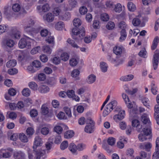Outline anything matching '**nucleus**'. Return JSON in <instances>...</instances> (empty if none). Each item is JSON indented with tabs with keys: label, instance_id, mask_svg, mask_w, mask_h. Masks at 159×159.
<instances>
[{
	"label": "nucleus",
	"instance_id": "nucleus-35",
	"mask_svg": "<svg viewBox=\"0 0 159 159\" xmlns=\"http://www.w3.org/2000/svg\"><path fill=\"white\" fill-rule=\"evenodd\" d=\"M143 132L144 134L146 136H148L152 133V129L150 126L148 128H143Z\"/></svg>",
	"mask_w": 159,
	"mask_h": 159
},
{
	"label": "nucleus",
	"instance_id": "nucleus-51",
	"mask_svg": "<svg viewBox=\"0 0 159 159\" xmlns=\"http://www.w3.org/2000/svg\"><path fill=\"white\" fill-rule=\"evenodd\" d=\"M140 156L143 158H147V159H150V155L149 154L148 155L147 153L144 151L140 152Z\"/></svg>",
	"mask_w": 159,
	"mask_h": 159
},
{
	"label": "nucleus",
	"instance_id": "nucleus-26",
	"mask_svg": "<svg viewBox=\"0 0 159 159\" xmlns=\"http://www.w3.org/2000/svg\"><path fill=\"white\" fill-rule=\"evenodd\" d=\"M143 105L148 109H150L149 101L148 99L145 97H143L141 99Z\"/></svg>",
	"mask_w": 159,
	"mask_h": 159
},
{
	"label": "nucleus",
	"instance_id": "nucleus-27",
	"mask_svg": "<svg viewBox=\"0 0 159 159\" xmlns=\"http://www.w3.org/2000/svg\"><path fill=\"white\" fill-rule=\"evenodd\" d=\"M65 25L63 22L62 21L58 22L55 25L56 29L57 30H61L64 28Z\"/></svg>",
	"mask_w": 159,
	"mask_h": 159
},
{
	"label": "nucleus",
	"instance_id": "nucleus-18",
	"mask_svg": "<svg viewBox=\"0 0 159 159\" xmlns=\"http://www.w3.org/2000/svg\"><path fill=\"white\" fill-rule=\"evenodd\" d=\"M141 120L143 124H148L149 125L150 121L147 115L146 114H144L141 117Z\"/></svg>",
	"mask_w": 159,
	"mask_h": 159
},
{
	"label": "nucleus",
	"instance_id": "nucleus-21",
	"mask_svg": "<svg viewBox=\"0 0 159 159\" xmlns=\"http://www.w3.org/2000/svg\"><path fill=\"white\" fill-rule=\"evenodd\" d=\"M74 132L72 130H69L66 131L64 134V137L66 139H70L74 135Z\"/></svg>",
	"mask_w": 159,
	"mask_h": 159
},
{
	"label": "nucleus",
	"instance_id": "nucleus-5",
	"mask_svg": "<svg viewBox=\"0 0 159 159\" xmlns=\"http://www.w3.org/2000/svg\"><path fill=\"white\" fill-rule=\"evenodd\" d=\"M159 61V50H157L154 52L152 61V64L154 70H156L158 67Z\"/></svg>",
	"mask_w": 159,
	"mask_h": 159
},
{
	"label": "nucleus",
	"instance_id": "nucleus-43",
	"mask_svg": "<svg viewBox=\"0 0 159 159\" xmlns=\"http://www.w3.org/2000/svg\"><path fill=\"white\" fill-rule=\"evenodd\" d=\"M61 60L64 61H66L69 58V56L67 53H63L60 56Z\"/></svg>",
	"mask_w": 159,
	"mask_h": 159
},
{
	"label": "nucleus",
	"instance_id": "nucleus-44",
	"mask_svg": "<svg viewBox=\"0 0 159 159\" xmlns=\"http://www.w3.org/2000/svg\"><path fill=\"white\" fill-rule=\"evenodd\" d=\"M41 112L43 115H46L49 112L48 108L45 105H43L41 107Z\"/></svg>",
	"mask_w": 159,
	"mask_h": 159
},
{
	"label": "nucleus",
	"instance_id": "nucleus-60",
	"mask_svg": "<svg viewBox=\"0 0 159 159\" xmlns=\"http://www.w3.org/2000/svg\"><path fill=\"white\" fill-rule=\"evenodd\" d=\"M102 148L108 153H111L112 152V150L110 148L109 146L107 144H103Z\"/></svg>",
	"mask_w": 159,
	"mask_h": 159
},
{
	"label": "nucleus",
	"instance_id": "nucleus-3",
	"mask_svg": "<svg viewBox=\"0 0 159 159\" xmlns=\"http://www.w3.org/2000/svg\"><path fill=\"white\" fill-rule=\"evenodd\" d=\"M31 153L29 152V159H40L41 156H43L45 154L46 152L44 150L42 149H38Z\"/></svg>",
	"mask_w": 159,
	"mask_h": 159
},
{
	"label": "nucleus",
	"instance_id": "nucleus-56",
	"mask_svg": "<svg viewBox=\"0 0 159 159\" xmlns=\"http://www.w3.org/2000/svg\"><path fill=\"white\" fill-rule=\"evenodd\" d=\"M69 63L72 66H75L78 63V61L75 58H72L70 60Z\"/></svg>",
	"mask_w": 159,
	"mask_h": 159
},
{
	"label": "nucleus",
	"instance_id": "nucleus-22",
	"mask_svg": "<svg viewBox=\"0 0 159 159\" xmlns=\"http://www.w3.org/2000/svg\"><path fill=\"white\" fill-rule=\"evenodd\" d=\"M101 70L103 72H105L107 71L108 66L105 62H101L100 65Z\"/></svg>",
	"mask_w": 159,
	"mask_h": 159
},
{
	"label": "nucleus",
	"instance_id": "nucleus-33",
	"mask_svg": "<svg viewBox=\"0 0 159 159\" xmlns=\"http://www.w3.org/2000/svg\"><path fill=\"white\" fill-rule=\"evenodd\" d=\"M43 50L44 52L50 54L52 52V49L48 45H45L43 47Z\"/></svg>",
	"mask_w": 159,
	"mask_h": 159
},
{
	"label": "nucleus",
	"instance_id": "nucleus-29",
	"mask_svg": "<svg viewBox=\"0 0 159 159\" xmlns=\"http://www.w3.org/2000/svg\"><path fill=\"white\" fill-rule=\"evenodd\" d=\"M32 65L33 67L36 70H38L41 67L40 62L38 60L34 61L32 63Z\"/></svg>",
	"mask_w": 159,
	"mask_h": 159
},
{
	"label": "nucleus",
	"instance_id": "nucleus-46",
	"mask_svg": "<svg viewBox=\"0 0 159 159\" xmlns=\"http://www.w3.org/2000/svg\"><path fill=\"white\" fill-rule=\"evenodd\" d=\"M86 148V145L84 143H81L77 146V150L79 151H82Z\"/></svg>",
	"mask_w": 159,
	"mask_h": 159
},
{
	"label": "nucleus",
	"instance_id": "nucleus-57",
	"mask_svg": "<svg viewBox=\"0 0 159 159\" xmlns=\"http://www.w3.org/2000/svg\"><path fill=\"white\" fill-rule=\"evenodd\" d=\"M68 146V142L66 141L63 142L60 145V148L61 150H64Z\"/></svg>",
	"mask_w": 159,
	"mask_h": 159
},
{
	"label": "nucleus",
	"instance_id": "nucleus-41",
	"mask_svg": "<svg viewBox=\"0 0 159 159\" xmlns=\"http://www.w3.org/2000/svg\"><path fill=\"white\" fill-rule=\"evenodd\" d=\"M73 24L75 27L77 28L81 25V21L78 18H75L73 21Z\"/></svg>",
	"mask_w": 159,
	"mask_h": 159
},
{
	"label": "nucleus",
	"instance_id": "nucleus-62",
	"mask_svg": "<svg viewBox=\"0 0 159 159\" xmlns=\"http://www.w3.org/2000/svg\"><path fill=\"white\" fill-rule=\"evenodd\" d=\"M61 11V10L59 7H56L54 8L53 11V14L56 16L59 15Z\"/></svg>",
	"mask_w": 159,
	"mask_h": 159
},
{
	"label": "nucleus",
	"instance_id": "nucleus-64",
	"mask_svg": "<svg viewBox=\"0 0 159 159\" xmlns=\"http://www.w3.org/2000/svg\"><path fill=\"white\" fill-rule=\"evenodd\" d=\"M126 23L124 21L120 22L118 25V27L122 29H125L126 28Z\"/></svg>",
	"mask_w": 159,
	"mask_h": 159
},
{
	"label": "nucleus",
	"instance_id": "nucleus-48",
	"mask_svg": "<svg viewBox=\"0 0 159 159\" xmlns=\"http://www.w3.org/2000/svg\"><path fill=\"white\" fill-rule=\"evenodd\" d=\"M115 139L112 137H109L107 139L108 144L111 146L114 145L115 143Z\"/></svg>",
	"mask_w": 159,
	"mask_h": 159
},
{
	"label": "nucleus",
	"instance_id": "nucleus-24",
	"mask_svg": "<svg viewBox=\"0 0 159 159\" xmlns=\"http://www.w3.org/2000/svg\"><path fill=\"white\" fill-rule=\"evenodd\" d=\"M94 126L92 124L90 125H86L84 128V131L85 132L91 133L94 131Z\"/></svg>",
	"mask_w": 159,
	"mask_h": 159
},
{
	"label": "nucleus",
	"instance_id": "nucleus-50",
	"mask_svg": "<svg viewBox=\"0 0 159 159\" xmlns=\"http://www.w3.org/2000/svg\"><path fill=\"white\" fill-rule=\"evenodd\" d=\"M88 10L87 8L84 6H82L79 9V11L80 14L82 15H84L87 13Z\"/></svg>",
	"mask_w": 159,
	"mask_h": 159
},
{
	"label": "nucleus",
	"instance_id": "nucleus-25",
	"mask_svg": "<svg viewBox=\"0 0 159 159\" xmlns=\"http://www.w3.org/2000/svg\"><path fill=\"white\" fill-rule=\"evenodd\" d=\"M151 90L152 93L154 95L157 94V86L155 85L154 81H152L151 85Z\"/></svg>",
	"mask_w": 159,
	"mask_h": 159
},
{
	"label": "nucleus",
	"instance_id": "nucleus-4",
	"mask_svg": "<svg viewBox=\"0 0 159 159\" xmlns=\"http://www.w3.org/2000/svg\"><path fill=\"white\" fill-rule=\"evenodd\" d=\"M27 38V39L24 38L21 39L18 43L19 47L20 48H23L25 47L27 48H31V44L29 40H32L28 37L26 36Z\"/></svg>",
	"mask_w": 159,
	"mask_h": 159
},
{
	"label": "nucleus",
	"instance_id": "nucleus-9",
	"mask_svg": "<svg viewBox=\"0 0 159 159\" xmlns=\"http://www.w3.org/2000/svg\"><path fill=\"white\" fill-rule=\"evenodd\" d=\"M51 142H54L56 144H59L61 143V139L60 136L59 134L56 135H53L49 139Z\"/></svg>",
	"mask_w": 159,
	"mask_h": 159
},
{
	"label": "nucleus",
	"instance_id": "nucleus-52",
	"mask_svg": "<svg viewBox=\"0 0 159 159\" xmlns=\"http://www.w3.org/2000/svg\"><path fill=\"white\" fill-rule=\"evenodd\" d=\"M67 42L68 43L70 44L74 48H79V46H78L77 44L73 40L71 39H68L67 40Z\"/></svg>",
	"mask_w": 159,
	"mask_h": 159
},
{
	"label": "nucleus",
	"instance_id": "nucleus-63",
	"mask_svg": "<svg viewBox=\"0 0 159 159\" xmlns=\"http://www.w3.org/2000/svg\"><path fill=\"white\" fill-rule=\"evenodd\" d=\"M146 135L142 134H140L138 136V138L139 140L141 141H143L147 139Z\"/></svg>",
	"mask_w": 159,
	"mask_h": 159
},
{
	"label": "nucleus",
	"instance_id": "nucleus-58",
	"mask_svg": "<svg viewBox=\"0 0 159 159\" xmlns=\"http://www.w3.org/2000/svg\"><path fill=\"white\" fill-rule=\"evenodd\" d=\"M41 49V48L40 46H37L36 48H35L33 49L31 51V53L32 54H34L37 53Z\"/></svg>",
	"mask_w": 159,
	"mask_h": 159
},
{
	"label": "nucleus",
	"instance_id": "nucleus-47",
	"mask_svg": "<svg viewBox=\"0 0 159 159\" xmlns=\"http://www.w3.org/2000/svg\"><path fill=\"white\" fill-rule=\"evenodd\" d=\"M54 130L58 134H59L62 132L63 129L61 126L56 125L54 127Z\"/></svg>",
	"mask_w": 159,
	"mask_h": 159
},
{
	"label": "nucleus",
	"instance_id": "nucleus-45",
	"mask_svg": "<svg viewBox=\"0 0 159 159\" xmlns=\"http://www.w3.org/2000/svg\"><path fill=\"white\" fill-rule=\"evenodd\" d=\"M122 10L121 5L119 3L115 5L114 9V11L116 12L120 13Z\"/></svg>",
	"mask_w": 159,
	"mask_h": 159
},
{
	"label": "nucleus",
	"instance_id": "nucleus-15",
	"mask_svg": "<svg viewBox=\"0 0 159 159\" xmlns=\"http://www.w3.org/2000/svg\"><path fill=\"white\" fill-rule=\"evenodd\" d=\"M159 42V38L158 36H156L153 39L151 47L152 50H155L157 47Z\"/></svg>",
	"mask_w": 159,
	"mask_h": 159
},
{
	"label": "nucleus",
	"instance_id": "nucleus-10",
	"mask_svg": "<svg viewBox=\"0 0 159 159\" xmlns=\"http://www.w3.org/2000/svg\"><path fill=\"white\" fill-rule=\"evenodd\" d=\"M125 115V111L124 110L120 111L118 114L115 115L114 116V119L117 121L118 120H121L123 119Z\"/></svg>",
	"mask_w": 159,
	"mask_h": 159
},
{
	"label": "nucleus",
	"instance_id": "nucleus-7",
	"mask_svg": "<svg viewBox=\"0 0 159 159\" xmlns=\"http://www.w3.org/2000/svg\"><path fill=\"white\" fill-rule=\"evenodd\" d=\"M15 44L14 41L11 39H4L2 42V46L5 48L7 46L9 48L12 47Z\"/></svg>",
	"mask_w": 159,
	"mask_h": 159
},
{
	"label": "nucleus",
	"instance_id": "nucleus-12",
	"mask_svg": "<svg viewBox=\"0 0 159 159\" xmlns=\"http://www.w3.org/2000/svg\"><path fill=\"white\" fill-rule=\"evenodd\" d=\"M96 79V76L93 74H91L88 76L86 79V82L88 84H91L94 83Z\"/></svg>",
	"mask_w": 159,
	"mask_h": 159
},
{
	"label": "nucleus",
	"instance_id": "nucleus-40",
	"mask_svg": "<svg viewBox=\"0 0 159 159\" xmlns=\"http://www.w3.org/2000/svg\"><path fill=\"white\" fill-rule=\"evenodd\" d=\"M69 4L71 8L75 7L77 5V2L75 0H68Z\"/></svg>",
	"mask_w": 159,
	"mask_h": 159
},
{
	"label": "nucleus",
	"instance_id": "nucleus-39",
	"mask_svg": "<svg viewBox=\"0 0 159 159\" xmlns=\"http://www.w3.org/2000/svg\"><path fill=\"white\" fill-rule=\"evenodd\" d=\"M114 52L117 55H120L122 52V49L118 46H116L113 49Z\"/></svg>",
	"mask_w": 159,
	"mask_h": 159
},
{
	"label": "nucleus",
	"instance_id": "nucleus-38",
	"mask_svg": "<svg viewBox=\"0 0 159 159\" xmlns=\"http://www.w3.org/2000/svg\"><path fill=\"white\" fill-rule=\"evenodd\" d=\"M15 159H25V154L21 151L18 152L16 156Z\"/></svg>",
	"mask_w": 159,
	"mask_h": 159
},
{
	"label": "nucleus",
	"instance_id": "nucleus-31",
	"mask_svg": "<svg viewBox=\"0 0 159 159\" xmlns=\"http://www.w3.org/2000/svg\"><path fill=\"white\" fill-rule=\"evenodd\" d=\"M69 150L72 153H75L77 150V146L73 143L70 144L69 147Z\"/></svg>",
	"mask_w": 159,
	"mask_h": 159
},
{
	"label": "nucleus",
	"instance_id": "nucleus-6",
	"mask_svg": "<svg viewBox=\"0 0 159 159\" xmlns=\"http://www.w3.org/2000/svg\"><path fill=\"white\" fill-rule=\"evenodd\" d=\"M9 35L12 38L19 39L21 36V32L16 28L13 27L9 32Z\"/></svg>",
	"mask_w": 159,
	"mask_h": 159
},
{
	"label": "nucleus",
	"instance_id": "nucleus-32",
	"mask_svg": "<svg viewBox=\"0 0 159 159\" xmlns=\"http://www.w3.org/2000/svg\"><path fill=\"white\" fill-rule=\"evenodd\" d=\"M46 41L49 44H51L53 46L54 44V38L53 36H49L46 39Z\"/></svg>",
	"mask_w": 159,
	"mask_h": 159
},
{
	"label": "nucleus",
	"instance_id": "nucleus-28",
	"mask_svg": "<svg viewBox=\"0 0 159 159\" xmlns=\"http://www.w3.org/2000/svg\"><path fill=\"white\" fill-rule=\"evenodd\" d=\"M20 139L23 143H26L28 141V139L27 136L23 133H20L19 135Z\"/></svg>",
	"mask_w": 159,
	"mask_h": 159
},
{
	"label": "nucleus",
	"instance_id": "nucleus-17",
	"mask_svg": "<svg viewBox=\"0 0 159 159\" xmlns=\"http://www.w3.org/2000/svg\"><path fill=\"white\" fill-rule=\"evenodd\" d=\"M126 104L127 107L128 108L130 109L129 110V111L130 114H132L136 113L137 112V110L136 109H131V108H132L133 106V104L131 103L130 101L129 102H127V104Z\"/></svg>",
	"mask_w": 159,
	"mask_h": 159
},
{
	"label": "nucleus",
	"instance_id": "nucleus-34",
	"mask_svg": "<svg viewBox=\"0 0 159 159\" xmlns=\"http://www.w3.org/2000/svg\"><path fill=\"white\" fill-rule=\"evenodd\" d=\"M127 7L128 9L130 11H133L136 10V7L132 2H128Z\"/></svg>",
	"mask_w": 159,
	"mask_h": 159
},
{
	"label": "nucleus",
	"instance_id": "nucleus-55",
	"mask_svg": "<svg viewBox=\"0 0 159 159\" xmlns=\"http://www.w3.org/2000/svg\"><path fill=\"white\" fill-rule=\"evenodd\" d=\"M50 9V7L49 5L46 3L44 4L42 7V10L44 12H46L48 11Z\"/></svg>",
	"mask_w": 159,
	"mask_h": 159
},
{
	"label": "nucleus",
	"instance_id": "nucleus-42",
	"mask_svg": "<svg viewBox=\"0 0 159 159\" xmlns=\"http://www.w3.org/2000/svg\"><path fill=\"white\" fill-rule=\"evenodd\" d=\"M20 5L18 3H16L13 5L12 9L13 11L15 12H18L20 9Z\"/></svg>",
	"mask_w": 159,
	"mask_h": 159
},
{
	"label": "nucleus",
	"instance_id": "nucleus-30",
	"mask_svg": "<svg viewBox=\"0 0 159 159\" xmlns=\"http://www.w3.org/2000/svg\"><path fill=\"white\" fill-rule=\"evenodd\" d=\"M50 132V129L47 127H43L40 130L41 133L43 135H47Z\"/></svg>",
	"mask_w": 159,
	"mask_h": 159
},
{
	"label": "nucleus",
	"instance_id": "nucleus-49",
	"mask_svg": "<svg viewBox=\"0 0 159 159\" xmlns=\"http://www.w3.org/2000/svg\"><path fill=\"white\" fill-rule=\"evenodd\" d=\"M109 18L108 15L106 13H103L101 15V19L103 21H107Z\"/></svg>",
	"mask_w": 159,
	"mask_h": 159
},
{
	"label": "nucleus",
	"instance_id": "nucleus-1",
	"mask_svg": "<svg viewBox=\"0 0 159 159\" xmlns=\"http://www.w3.org/2000/svg\"><path fill=\"white\" fill-rule=\"evenodd\" d=\"M117 103L116 101L114 100L107 104L103 113V116H107L113 109L114 111L119 112L121 110L120 108L117 106Z\"/></svg>",
	"mask_w": 159,
	"mask_h": 159
},
{
	"label": "nucleus",
	"instance_id": "nucleus-61",
	"mask_svg": "<svg viewBox=\"0 0 159 159\" xmlns=\"http://www.w3.org/2000/svg\"><path fill=\"white\" fill-rule=\"evenodd\" d=\"M152 159H159V150L156 149V151L152 156Z\"/></svg>",
	"mask_w": 159,
	"mask_h": 159
},
{
	"label": "nucleus",
	"instance_id": "nucleus-19",
	"mask_svg": "<svg viewBox=\"0 0 159 159\" xmlns=\"http://www.w3.org/2000/svg\"><path fill=\"white\" fill-rule=\"evenodd\" d=\"M49 90V87L46 85H43L40 86L39 88V92L41 93H45Z\"/></svg>",
	"mask_w": 159,
	"mask_h": 159
},
{
	"label": "nucleus",
	"instance_id": "nucleus-13",
	"mask_svg": "<svg viewBox=\"0 0 159 159\" xmlns=\"http://www.w3.org/2000/svg\"><path fill=\"white\" fill-rule=\"evenodd\" d=\"M43 19L48 22H51L54 19V16L51 13H48L43 16Z\"/></svg>",
	"mask_w": 159,
	"mask_h": 159
},
{
	"label": "nucleus",
	"instance_id": "nucleus-54",
	"mask_svg": "<svg viewBox=\"0 0 159 159\" xmlns=\"http://www.w3.org/2000/svg\"><path fill=\"white\" fill-rule=\"evenodd\" d=\"M139 32L140 30L138 29H134L133 30L130 29L129 31V34L131 35L133 34V35L134 36H136Z\"/></svg>",
	"mask_w": 159,
	"mask_h": 159
},
{
	"label": "nucleus",
	"instance_id": "nucleus-8",
	"mask_svg": "<svg viewBox=\"0 0 159 159\" xmlns=\"http://www.w3.org/2000/svg\"><path fill=\"white\" fill-rule=\"evenodd\" d=\"M43 143V141L42 138L38 136H36L34 139V144L33 147L34 150L36 149L37 147L42 146Z\"/></svg>",
	"mask_w": 159,
	"mask_h": 159
},
{
	"label": "nucleus",
	"instance_id": "nucleus-37",
	"mask_svg": "<svg viewBox=\"0 0 159 159\" xmlns=\"http://www.w3.org/2000/svg\"><path fill=\"white\" fill-rule=\"evenodd\" d=\"M22 93L24 96L28 97L30 95V91L28 88H25L22 90Z\"/></svg>",
	"mask_w": 159,
	"mask_h": 159
},
{
	"label": "nucleus",
	"instance_id": "nucleus-23",
	"mask_svg": "<svg viewBox=\"0 0 159 159\" xmlns=\"http://www.w3.org/2000/svg\"><path fill=\"white\" fill-rule=\"evenodd\" d=\"M16 61L15 60H11L7 62L6 63V66L8 68L13 67L16 65Z\"/></svg>",
	"mask_w": 159,
	"mask_h": 159
},
{
	"label": "nucleus",
	"instance_id": "nucleus-11",
	"mask_svg": "<svg viewBox=\"0 0 159 159\" xmlns=\"http://www.w3.org/2000/svg\"><path fill=\"white\" fill-rule=\"evenodd\" d=\"M34 21L33 20H30L29 22V26H26L24 27L25 30L27 32L31 33L34 30V28L32 26L34 24Z\"/></svg>",
	"mask_w": 159,
	"mask_h": 159
},
{
	"label": "nucleus",
	"instance_id": "nucleus-2",
	"mask_svg": "<svg viewBox=\"0 0 159 159\" xmlns=\"http://www.w3.org/2000/svg\"><path fill=\"white\" fill-rule=\"evenodd\" d=\"M85 35V31L84 27H82L81 30L74 27L72 30V38L76 40L82 39Z\"/></svg>",
	"mask_w": 159,
	"mask_h": 159
},
{
	"label": "nucleus",
	"instance_id": "nucleus-36",
	"mask_svg": "<svg viewBox=\"0 0 159 159\" xmlns=\"http://www.w3.org/2000/svg\"><path fill=\"white\" fill-rule=\"evenodd\" d=\"M29 87L34 90H36L38 86L37 84L34 82H31L29 83Z\"/></svg>",
	"mask_w": 159,
	"mask_h": 159
},
{
	"label": "nucleus",
	"instance_id": "nucleus-53",
	"mask_svg": "<svg viewBox=\"0 0 159 159\" xmlns=\"http://www.w3.org/2000/svg\"><path fill=\"white\" fill-rule=\"evenodd\" d=\"M115 26V25L113 22L110 21L107 24L106 27L108 30H111L114 28Z\"/></svg>",
	"mask_w": 159,
	"mask_h": 159
},
{
	"label": "nucleus",
	"instance_id": "nucleus-16",
	"mask_svg": "<svg viewBox=\"0 0 159 159\" xmlns=\"http://www.w3.org/2000/svg\"><path fill=\"white\" fill-rule=\"evenodd\" d=\"M159 42V38L158 36H156L153 39L151 47L152 50H155L157 47Z\"/></svg>",
	"mask_w": 159,
	"mask_h": 159
},
{
	"label": "nucleus",
	"instance_id": "nucleus-20",
	"mask_svg": "<svg viewBox=\"0 0 159 159\" xmlns=\"http://www.w3.org/2000/svg\"><path fill=\"white\" fill-rule=\"evenodd\" d=\"M141 16L140 15H138L133 20L132 23L134 26H137L140 25L141 23V21L139 18V17Z\"/></svg>",
	"mask_w": 159,
	"mask_h": 159
},
{
	"label": "nucleus",
	"instance_id": "nucleus-59",
	"mask_svg": "<svg viewBox=\"0 0 159 159\" xmlns=\"http://www.w3.org/2000/svg\"><path fill=\"white\" fill-rule=\"evenodd\" d=\"M64 109L67 115L69 117H70L71 116V114L70 109L67 107H64Z\"/></svg>",
	"mask_w": 159,
	"mask_h": 159
},
{
	"label": "nucleus",
	"instance_id": "nucleus-14",
	"mask_svg": "<svg viewBox=\"0 0 159 159\" xmlns=\"http://www.w3.org/2000/svg\"><path fill=\"white\" fill-rule=\"evenodd\" d=\"M127 36L126 31L125 29H122L120 31V37L119 39L120 42H122L125 40Z\"/></svg>",
	"mask_w": 159,
	"mask_h": 159
}]
</instances>
